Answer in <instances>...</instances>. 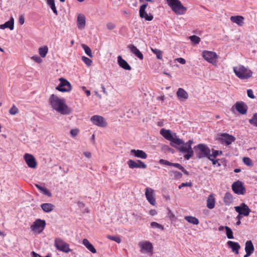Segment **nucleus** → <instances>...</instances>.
Listing matches in <instances>:
<instances>
[{
	"mask_svg": "<svg viewBox=\"0 0 257 257\" xmlns=\"http://www.w3.org/2000/svg\"><path fill=\"white\" fill-rule=\"evenodd\" d=\"M49 103L53 108L62 114H68L71 110L65 103L63 99L59 98L57 95L53 94L49 98Z\"/></svg>",
	"mask_w": 257,
	"mask_h": 257,
	"instance_id": "obj_1",
	"label": "nucleus"
},
{
	"mask_svg": "<svg viewBox=\"0 0 257 257\" xmlns=\"http://www.w3.org/2000/svg\"><path fill=\"white\" fill-rule=\"evenodd\" d=\"M160 134L166 139L170 141V145L173 147L176 148L177 145H180L183 143V141L178 138L176 133H172L169 130L162 128Z\"/></svg>",
	"mask_w": 257,
	"mask_h": 257,
	"instance_id": "obj_2",
	"label": "nucleus"
},
{
	"mask_svg": "<svg viewBox=\"0 0 257 257\" xmlns=\"http://www.w3.org/2000/svg\"><path fill=\"white\" fill-rule=\"evenodd\" d=\"M193 143V140H190L186 143L183 141L182 144L177 146L176 149L180 152L187 153L184 156V158L187 160H189L193 156L194 152L191 147Z\"/></svg>",
	"mask_w": 257,
	"mask_h": 257,
	"instance_id": "obj_3",
	"label": "nucleus"
},
{
	"mask_svg": "<svg viewBox=\"0 0 257 257\" xmlns=\"http://www.w3.org/2000/svg\"><path fill=\"white\" fill-rule=\"evenodd\" d=\"M233 71L238 78L242 80L249 79L252 74L250 69L241 65L233 67Z\"/></svg>",
	"mask_w": 257,
	"mask_h": 257,
	"instance_id": "obj_4",
	"label": "nucleus"
},
{
	"mask_svg": "<svg viewBox=\"0 0 257 257\" xmlns=\"http://www.w3.org/2000/svg\"><path fill=\"white\" fill-rule=\"evenodd\" d=\"M166 2L172 11L176 15H183L187 11V8L182 4L179 0H166Z\"/></svg>",
	"mask_w": 257,
	"mask_h": 257,
	"instance_id": "obj_5",
	"label": "nucleus"
},
{
	"mask_svg": "<svg viewBox=\"0 0 257 257\" xmlns=\"http://www.w3.org/2000/svg\"><path fill=\"white\" fill-rule=\"evenodd\" d=\"M194 149L197 157L200 159L207 157L210 153V149L204 144H200L195 146Z\"/></svg>",
	"mask_w": 257,
	"mask_h": 257,
	"instance_id": "obj_6",
	"label": "nucleus"
},
{
	"mask_svg": "<svg viewBox=\"0 0 257 257\" xmlns=\"http://www.w3.org/2000/svg\"><path fill=\"white\" fill-rule=\"evenodd\" d=\"M54 245L58 250L65 253H68L72 251L69 248V244L60 238H55Z\"/></svg>",
	"mask_w": 257,
	"mask_h": 257,
	"instance_id": "obj_7",
	"label": "nucleus"
},
{
	"mask_svg": "<svg viewBox=\"0 0 257 257\" xmlns=\"http://www.w3.org/2000/svg\"><path fill=\"white\" fill-rule=\"evenodd\" d=\"M60 84L56 89L61 92H69L72 89V86L70 83L66 79L63 78H59Z\"/></svg>",
	"mask_w": 257,
	"mask_h": 257,
	"instance_id": "obj_8",
	"label": "nucleus"
},
{
	"mask_svg": "<svg viewBox=\"0 0 257 257\" xmlns=\"http://www.w3.org/2000/svg\"><path fill=\"white\" fill-rule=\"evenodd\" d=\"M46 226V222L44 220L40 219H36L31 226V229L34 232H41Z\"/></svg>",
	"mask_w": 257,
	"mask_h": 257,
	"instance_id": "obj_9",
	"label": "nucleus"
},
{
	"mask_svg": "<svg viewBox=\"0 0 257 257\" xmlns=\"http://www.w3.org/2000/svg\"><path fill=\"white\" fill-rule=\"evenodd\" d=\"M220 138L218 140L222 144H225L227 146L230 145L232 142H234L236 139L235 137L227 133H222L220 135Z\"/></svg>",
	"mask_w": 257,
	"mask_h": 257,
	"instance_id": "obj_10",
	"label": "nucleus"
},
{
	"mask_svg": "<svg viewBox=\"0 0 257 257\" xmlns=\"http://www.w3.org/2000/svg\"><path fill=\"white\" fill-rule=\"evenodd\" d=\"M24 159L28 166L32 169H36L37 167V163L33 155L26 153L24 155Z\"/></svg>",
	"mask_w": 257,
	"mask_h": 257,
	"instance_id": "obj_11",
	"label": "nucleus"
},
{
	"mask_svg": "<svg viewBox=\"0 0 257 257\" xmlns=\"http://www.w3.org/2000/svg\"><path fill=\"white\" fill-rule=\"evenodd\" d=\"M139 246L141 247V252H147L152 254L153 253V246L150 241H142L139 243Z\"/></svg>",
	"mask_w": 257,
	"mask_h": 257,
	"instance_id": "obj_12",
	"label": "nucleus"
},
{
	"mask_svg": "<svg viewBox=\"0 0 257 257\" xmlns=\"http://www.w3.org/2000/svg\"><path fill=\"white\" fill-rule=\"evenodd\" d=\"M232 189L233 192L240 195H243L245 193V189L243 184L239 181H237L232 185Z\"/></svg>",
	"mask_w": 257,
	"mask_h": 257,
	"instance_id": "obj_13",
	"label": "nucleus"
},
{
	"mask_svg": "<svg viewBox=\"0 0 257 257\" xmlns=\"http://www.w3.org/2000/svg\"><path fill=\"white\" fill-rule=\"evenodd\" d=\"M159 163L162 165L170 166L176 167L179 169V170H181L184 173V174L187 176L189 175V172L186 169H185L181 165H180L179 163H171L167 160L164 159H160L159 160Z\"/></svg>",
	"mask_w": 257,
	"mask_h": 257,
	"instance_id": "obj_14",
	"label": "nucleus"
},
{
	"mask_svg": "<svg viewBox=\"0 0 257 257\" xmlns=\"http://www.w3.org/2000/svg\"><path fill=\"white\" fill-rule=\"evenodd\" d=\"M145 195L148 202L151 205L155 206L156 202L155 198L154 190L151 188L147 187L145 189Z\"/></svg>",
	"mask_w": 257,
	"mask_h": 257,
	"instance_id": "obj_15",
	"label": "nucleus"
},
{
	"mask_svg": "<svg viewBox=\"0 0 257 257\" xmlns=\"http://www.w3.org/2000/svg\"><path fill=\"white\" fill-rule=\"evenodd\" d=\"M90 120L94 125L100 127H105L107 124L104 118L100 115H93Z\"/></svg>",
	"mask_w": 257,
	"mask_h": 257,
	"instance_id": "obj_16",
	"label": "nucleus"
},
{
	"mask_svg": "<svg viewBox=\"0 0 257 257\" xmlns=\"http://www.w3.org/2000/svg\"><path fill=\"white\" fill-rule=\"evenodd\" d=\"M235 211L240 214H242L244 216L249 215L251 212L250 209L245 203H242L240 206L234 207Z\"/></svg>",
	"mask_w": 257,
	"mask_h": 257,
	"instance_id": "obj_17",
	"label": "nucleus"
},
{
	"mask_svg": "<svg viewBox=\"0 0 257 257\" xmlns=\"http://www.w3.org/2000/svg\"><path fill=\"white\" fill-rule=\"evenodd\" d=\"M202 56L205 60L212 64L215 62V59L217 58L216 53L208 51H204Z\"/></svg>",
	"mask_w": 257,
	"mask_h": 257,
	"instance_id": "obj_18",
	"label": "nucleus"
},
{
	"mask_svg": "<svg viewBox=\"0 0 257 257\" xmlns=\"http://www.w3.org/2000/svg\"><path fill=\"white\" fill-rule=\"evenodd\" d=\"M127 163L129 167L131 169L136 168L145 169L147 168V165L142 161L139 160H137V162L132 160H129Z\"/></svg>",
	"mask_w": 257,
	"mask_h": 257,
	"instance_id": "obj_19",
	"label": "nucleus"
},
{
	"mask_svg": "<svg viewBox=\"0 0 257 257\" xmlns=\"http://www.w3.org/2000/svg\"><path fill=\"white\" fill-rule=\"evenodd\" d=\"M148 6L147 4L142 5L140 8V17L141 18H144L146 21H152L153 19V16L152 15H148L145 11Z\"/></svg>",
	"mask_w": 257,
	"mask_h": 257,
	"instance_id": "obj_20",
	"label": "nucleus"
},
{
	"mask_svg": "<svg viewBox=\"0 0 257 257\" xmlns=\"http://www.w3.org/2000/svg\"><path fill=\"white\" fill-rule=\"evenodd\" d=\"M236 110L241 114H245L247 112V106L244 102L242 101L236 102L234 105Z\"/></svg>",
	"mask_w": 257,
	"mask_h": 257,
	"instance_id": "obj_21",
	"label": "nucleus"
},
{
	"mask_svg": "<svg viewBox=\"0 0 257 257\" xmlns=\"http://www.w3.org/2000/svg\"><path fill=\"white\" fill-rule=\"evenodd\" d=\"M86 24L85 17L83 15L79 14L77 19V27L79 30L84 29Z\"/></svg>",
	"mask_w": 257,
	"mask_h": 257,
	"instance_id": "obj_22",
	"label": "nucleus"
},
{
	"mask_svg": "<svg viewBox=\"0 0 257 257\" xmlns=\"http://www.w3.org/2000/svg\"><path fill=\"white\" fill-rule=\"evenodd\" d=\"M178 98L181 101H185L188 98V93L183 88H178L177 93Z\"/></svg>",
	"mask_w": 257,
	"mask_h": 257,
	"instance_id": "obj_23",
	"label": "nucleus"
},
{
	"mask_svg": "<svg viewBox=\"0 0 257 257\" xmlns=\"http://www.w3.org/2000/svg\"><path fill=\"white\" fill-rule=\"evenodd\" d=\"M227 244L231 248L232 252H234L236 254H238V250L240 248V246L238 242L229 240L227 242Z\"/></svg>",
	"mask_w": 257,
	"mask_h": 257,
	"instance_id": "obj_24",
	"label": "nucleus"
},
{
	"mask_svg": "<svg viewBox=\"0 0 257 257\" xmlns=\"http://www.w3.org/2000/svg\"><path fill=\"white\" fill-rule=\"evenodd\" d=\"M131 154L134 155L136 157L144 159H146L148 156L144 151L140 150L133 149L131 151Z\"/></svg>",
	"mask_w": 257,
	"mask_h": 257,
	"instance_id": "obj_25",
	"label": "nucleus"
},
{
	"mask_svg": "<svg viewBox=\"0 0 257 257\" xmlns=\"http://www.w3.org/2000/svg\"><path fill=\"white\" fill-rule=\"evenodd\" d=\"M117 62L119 66L123 69L127 70H131V67L125 60L122 59L121 56L117 57Z\"/></svg>",
	"mask_w": 257,
	"mask_h": 257,
	"instance_id": "obj_26",
	"label": "nucleus"
},
{
	"mask_svg": "<svg viewBox=\"0 0 257 257\" xmlns=\"http://www.w3.org/2000/svg\"><path fill=\"white\" fill-rule=\"evenodd\" d=\"M128 48L131 50V52L134 54L137 57L140 59L143 60L144 56L143 54L140 51V50L134 45H129Z\"/></svg>",
	"mask_w": 257,
	"mask_h": 257,
	"instance_id": "obj_27",
	"label": "nucleus"
},
{
	"mask_svg": "<svg viewBox=\"0 0 257 257\" xmlns=\"http://www.w3.org/2000/svg\"><path fill=\"white\" fill-rule=\"evenodd\" d=\"M6 28H9L11 30H14V20L13 18L6 22L4 24L0 25L1 29H5Z\"/></svg>",
	"mask_w": 257,
	"mask_h": 257,
	"instance_id": "obj_28",
	"label": "nucleus"
},
{
	"mask_svg": "<svg viewBox=\"0 0 257 257\" xmlns=\"http://www.w3.org/2000/svg\"><path fill=\"white\" fill-rule=\"evenodd\" d=\"M230 20L232 22L236 23L239 26H241L243 24L244 18L241 16H231Z\"/></svg>",
	"mask_w": 257,
	"mask_h": 257,
	"instance_id": "obj_29",
	"label": "nucleus"
},
{
	"mask_svg": "<svg viewBox=\"0 0 257 257\" xmlns=\"http://www.w3.org/2000/svg\"><path fill=\"white\" fill-rule=\"evenodd\" d=\"M215 200L213 195L212 194L209 195L207 199V207L210 209H213L215 206Z\"/></svg>",
	"mask_w": 257,
	"mask_h": 257,
	"instance_id": "obj_30",
	"label": "nucleus"
},
{
	"mask_svg": "<svg viewBox=\"0 0 257 257\" xmlns=\"http://www.w3.org/2000/svg\"><path fill=\"white\" fill-rule=\"evenodd\" d=\"M244 249L245 252H247L251 254L253 252L254 248L251 240H249L246 241Z\"/></svg>",
	"mask_w": 257,
	"mask_h": 257,
	"instance_id": "obj_31",
	"label": "nucleus"
},
{
	"mask_svg": "<svg viewBox=\"0 0 257 257\" xmlns=\"http://www.w3.org/2000/svg\"><path fill=\"white\" fill-rule=\"evenodd\" d=\"M41 207L42 210L45 212H50L53 210L54 206L51 203H43L42 204Z\"/></svg>",
	"mask_w": 257,
	"mask_h": 257,
	"instance_id": "obj_32",
	"label": "nucleus"
},
{
	"mask_svg": "<svg viewBox=\"0 0 257 257\" xmlns=\"http://www.w3.org/2000/svg\"><path fill=\"white\" fill-rule=\"evenodd\" d=\"M233 196L232 195V194L229 192H227L225 194V195H224V198H223V201H224V204L226 205H229V204H230L233 201Z\"/></svg>",
	"mask_w": 257,
	"mask_h": 257,
	"instance_id": "obj_33",
	"label": "nucleus"
},
{
	"mask_svg": "<svg viewBox=\"0 0 257 257\" xmlns=\"http://www.w3.org/2000/svg\"><path fill=\"white\" fill-rule=\"evenodd\" d=\"M38 52L40 56L42 58H44L48 52V47L47 46L40 47Z\"/></svg>",
	"mask_w": 257,
	"mask_h": 257,
	"instance_id": "obj_34",
	"label": "nucleus"
},
{
	"mask_svg": "<svg viewBox=\"0 0 257 257\" xmlns=\"http://www.w3.org/2000/svg\"><path fill=\"white\" fill-rule=\"evenodd\" d=\"M184 218L188 222L194 225H197L199 224V222L198 219L197 218L193 216H185Z\"/></svg>",
	"mask_w": 257,
	"mask_h": 257,
	"instance_id": "obj_35",
	"label": "nucleus"
},
{
	"mask_svg": "<svg viewBox=\"0 0 257 257\" xmlns=\"http://www.w3.org/2000/svg\"><path fill=\"white\" fill-rule=\"evenodd\" d=\"M81 47L84 50L85 53L90 57H93L92 51L90 48L86 45L82 44H81Z\"/></svg>",
	"mask_w": 257,
	"mask_h": 257,
	"instance_id": "obj_36",
	"label": "nucleus"
},
{
	"mask_svg": "<svg viewBox=\"0 0 257 257\" xmlns=\"http://www.w3.org/2000/svg\"><path fill=\"white\" fill-rule=\"evenodd\" d=\"M47 2L48 5H49L51 7V9H52L54 13H55L56 15H57L58 13L56 8L55 7L54 0H47Z\"/></svg>",
	"mask_w": 257,
	"mask_h": 257,
	"instance_id": "obj_37",
	"label": "nucleus"
},
{
	"mask_svg": "<svg viewBox=\"0 0 257 257\" xmlns=\"http://www.w3.org/2000/svg\"><path fill=\"white\" fill-rule=\"evenodd\" d=\"M226 234L228 239H233L234 238L232 230L228 226H225Z\"/></svg>",
	"mask_w": 257,
	"mask_h": 257,
	"instance_id": "obj_38",
	"label": "nucleus"
},
{
	"mask_svg": "<svg viewBox=\"0 0 257 257\" xmlns=\"http://www.w3.org/2000/svg\"><path fill=\"white\" fill-rule=\"evenodd\" d=\"M248 121L250 124L257 127V113H254L252 118L249 119Z\"/></svg>",
	"mask_w": 257,
	"mask_h": 257,
	"instance_id": "obj_39",
	"label": "nucleus"
},
{
	"mask_svg": "<svg viewBox=\"0 0 257 257\" xmlns=\"http://www.w3.org/2000/svg\"><path fill=\"white\" fill-rule=\"evenodd\" d=\"M189 39L194 44H197L200 41V38L196 35H193V36H190Z\"/></svg>",
	"mask_w": 257,
	"mask_h": 257,
	"instance_id": "obj_40",
	"label": "nucleus"
},
{
	"mask_svg": "<svg viewBox=\"0 0 257 257\" xmlns=\"http://www.w3.org/2000/svg\"><path fill=\"white\" fill-rule=\"evenodd\" d=\"M39 190L42 194L45 195H47L49 197H51L52 196L51 193L45 187H42Z\"/></svg>",
	"mask_w": 257,
	"mask_h": 257,
	"instance_id": "obj_41",
	"label": "nucleus"
},
{
	"mask_svg": "<svg viewBox=\"0 0 257 257\" xmlns=\"http://www.w3.org/2000/svg\"><path fill=\"white\" fill-rule=\"evenodd\" d=\"M151 50L154 54H155L156 55L157 58L158 59H160V60L162 59V52L160 50L157 49L151 48Z\"/></svg>",
	"mask_w": 257,
	"mask_h": 257,
	"instance_id": "obj_42",
	"label": "nucleus"
},
{
	"mask_svg": "<svg viewBox=\"0 0 257 257\" xmlns=\"http://www.w3.org/2000/svg\"><path fill=\"white\" fill-rule=\"evenodd\" d=\"M170 173H172L174 174V177L175 179H180L182 177V174L181 172H179L177 171L172 170L170 171Z\"/></svg>",
	"mask_w": 257,
	"mask_h": 257,
	"instance_id": "obj_43",
	"label": "nucleus"
},
{
	"mask_svg": "<svg viewBox=\"0 0 257 257\" xmlns=\"http://www.w3.org/2000/svg\"><path fill=\"white\" fill-rule=\"evenodd\" d=\"M82 60L85 63L86 65L88 66H90L92 65V61L89 58L85 57V56H82Z\"/></svg>",
	"mask_w": 257,
	"mask_h": 257,
	"instance_id": "obj_44",
	"label": "nucleus"
},
{
	"mask_svg": "<svg viewBox=\"0 0 257 257\" xmlns=\"http://www.w3.org/2000/svg\"><path fill=\"white\" fill-rule=\"evenodd\" d=\"M19 112L18 108L15 106V105H13L12 108L9 110V113L12 115H15L18 113Z\"/></svg>",
	"mask_w": 257,
	"mask_h": 257,
	"instance_id": "obj_45",
	"label": "nucleus"
},
{
	"mask_svg": "<svg viewBox=\"0 0 257 257\" xmlns=\"http://www.w3.org/2000/svg\"><path fill=\"white\" fill-rule=\"evenodd\" d=\"M243 162L244 164L248 166H251L252 165V161L248 157H244L243 158Z\"/></svg>",
	"mask_w": 257,
	"mask_h": 257,
	"instance_id": "obj_46",
	"label": "nucleus"
},
{
	"mask_svg": "<svg viewBox=\"0 0 257 257\" xmlns=\"http://www.w3.org/2000/svg\"><path fill=\"white\" fill-rule=\"evenodd\" d=\"M151 226L153 228H158L161 229V230L164 229L163 226L156 222H152L151 223Z\"/></svg>",
	"mask_w": 257,
	"mask_h": 257,
	"instance_id": "obj_47",
	"label": "nucleus"
},
{
	"mask_svg": "<svg viewBox=\"0 0 257 257\" xmlns=\"http://www.w3.org/2000/svg\"><path fill=\"white\" fill-rule=\"evenodd\" d=\"M108 238L113 241L116 242L117 243H119L121 242V239L118 236H109Z\"/></svg>",
	"mask_w": 257,
	"mask_h": 257,
	"instance_id": "obj_48",
	"label": "nucleus"
},
{
	"mask_svg": "<svg viewBox=\"0 0 257 257\" xmlns=\"http://www.w3.org/2000/svg\"><path fill=\"white\" fill-rule=\"evenodd\" d=\"M162 149L163 151L165 152L168 151L169 152L173 153V149L171 148L169 146L167 145H163L162 147Z\"/></svg>",
	"mask_w": 257,
	"mask_h": 257,
	"instance_id": "obj_49",
	"label": "nucleus"
},
{
	"mask_svg": "<svg viewBox=\"0 0 257 257\" xmlns=\"http://www.w3.org/2000/svg\"><path fill=\"white\" fill-rule=\"evenodd\" d=\"M31 59L38 63H41L42 62V59L38 56H33L31 57Z\"/></svg>",
	"mask_w": 257,
	"mask_h": 257,
	"instance_id": "obj_50",
	"label": "nucleus"
},
{
	"mask_svg": "<svg viewBox=\"0 0 257 257\" xmlns=\"http://www.w3.org/2000/svg\"><path fill=\"white\" fill-rule=\"evenodd\" d=\"M78 132H79V130L77 129V128H75V129H72L71 131H70V134L72 136V137H75L78 134Z\"/></svg>",
	"mask_w": 257,
	"mask_h": 257,
	"instance_id": "obj_51",
	"label": "nucleus"
},
{
	"mask_svg": "<svg viewBox=\"0 0 257 257\" xmlns=\"http://www.w3.org/2000/svg\"><path fill=\"white\" fill-rule=\"evenodd\" d=\"M212 152L213 158H216L218 155H221L222 154V152L221 151H216L212 150Z\"/></svg>",
	"mask_w": 257,
	"mask_h": 257,
	"instance_id": "obj_52",
	"label": "nucleus"
},
{
	"mask_svg": "<svg viewBox=\"0 0 257 257\" xmlns=\"http://www.w3.org/2000/svg\"><path fill=\"white\" fill-rule=\"evenodd\" d=\"M87 248L93 253H95L96 252V249L91 243L87 247Z\"/></svg>",
	"mask_w": 257,
	"mask_h": 257,
	"instance_id": "obj_53",
	"label": "nucleus"
},
{
	"mask_svg": "<svg viewBox=\"0 0 257 257\" xmlns=\"http://www.w3.org/2000/svg\"><path fill=\"white\" fill-rule=\"evenodd\" d=\"M107 28L109 30H112L115 28V25L112 23H108L106 24Z\"/></svg>",
	"mask_w": 257,
	"mask_h": 257,
	"instance_id": "obj_54",
	"label": "nucleus"
},
{
	"mask_svg": "<svg viewBox=\"0 0 257 257\" xmlns=\"http://www.w3.org/2000/svg\"><path fill=\"white\" fill-rule=\"evenodd\" d=\"M247 94L248 97H249L250 98H254L255 96L253 95V91L251 89H248L247 90Z\"/></svg>",
	"mask_w": 257,
	"mask_h": 257,
	"instance_id": "obj_55",
	"label": "nucleus"
},
{
	"mask_svg": "<svg viewBox=\"0 0 257 257\" xmlns=\"http://www.w3.org/2000/svg\"><path fill=\"white\" fill-rule=\"evenodd\" d=\"M186 186H192V183H182L179 186V188L181 189L182 187Z\"/></svg>",
	"mask_w": 257,
	"mask_h": 257,
	"instance_id": "obj_56",
	"label": "nucleus"
},
{
	"mask_svg": "<svg viewBox=\"0 0 257 257\" xmlns=\"http://www.w3.org/2000/svg\"><path fill=\"white\" fill-rule=\"evenodd\" d=\"M82 243L86 248H87V247L91 244L90 242L86 238L83 239Z\"/></svg>",
	"mask_w": 257,
	"mask_h": 257,
	"instance_id": "obj_57",
	"label": "nucleus"
},
{
	"mask_svg": "<svg viewBox=\"0 0 257 257\" xmlns=\"http://www.w3.org/2000/svg\"><path fill=\"white\" fill-rule=\"evenodd\" d=\"M82 243L86 248H87V247L91 244L90 242L86 238L83 239Z\"/></svg>",
	"mask_w": 257,
	"mask_h": 257,
	"instance_id": "obj_58",
	"label": "nucleus"
},
{
	"mask_svg": "<svg viewBox=\"0 0 257 257\" xmlns=\"http://www.w3.org/2000/svg\"><path fill=\"white\" fill-rule=\"evenodd\" d=\"M177 61L179 63H180V64H185L186 63V60L184 58H177Z\"/></svg>",
	"mask_w": 257,
	"mask_h": 257,
	"instance_id": "obj_59",
	"label": "nucleus"
},
{
	"mask_svg": "<svg viewBox=\"0 0 257 257\" xmlns=\"http://www.w3.org/2000/svg\"><path fill=\"white\" fill-rule=\"evenodd\" d=\"M149 214L151 216H155L157 214V212L155 209H151L149 211Z\"/></svg>",
	"mask_w": 257,
	"mask_h": 257,
	"instance_id": "obj_60",
	"label": "nucleus"
},
{
	"mask_svg": "<svg viewBox=\"0 0 257 257\" xmlns=\"http://www.w3.org/2000/svg\"><path fill=\"white\" fill-rule=\"evenodd\" d=\"M19 22L21 25L24 24L25 22V19L23 16H21L19 18Z\"/></svg>",
	"mask_w": 257,
	"mask_h": 257,
	"instance_id": "obj_61",
	"label": "nucleus"
},
{
	"mask_svg": "<svg viewBox=\"0 0 257 257\" xmlns=\"http://www.w3.org/2000/svg\"><path fill=\"white\" fill-rule=\"evenodd\" d=\"M83 154L84 156L88 158H90L91 157V153L89 152H84Z\"/></svg>",
	"mask_w": 257,
	"mask_h": 257,
	"instance_id": "obj_62",
	"label": "nucleus"
},
{
	"mask_svg": "<svg viewBox=\"0 0 257 257\" xmlns=\"http://www.w3.org/2000/svg\"><path fill=\"white\" fill-rule=\"evenodd\" d=\"M31 255L32 257H39L40 256L39 254L35 252V251L31 252Z\"/></svg>",
	"mask_w": 257,
	"mask_h": 257,
	"instance_id": "obj_63",
	"label": "nucleus"
},
{
	"mask_svg": "<svg viewBox=\"0 0 257 257\" xmlns=\"http://www.w3.org/2000/svg\"><path fill=\"white\" fill-rule=\"evenodd\" d=\"M206 157L208 158V159L210 160L211 161L213 159H214L215 158H213V154H210V153H209V155H208V156H207Z\"/></svg>",
	"mask_w": 257,
	"mask_h": 257,
	"instance_id": "obj_64",
	"label": "nucleus"
}]
</instances>
